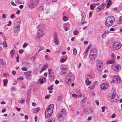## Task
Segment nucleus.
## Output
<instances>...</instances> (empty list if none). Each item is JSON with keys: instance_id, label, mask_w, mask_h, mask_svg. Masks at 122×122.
<instances>
[{"instance_id": "nucleus-1", "label": "nucleus", "mask_w": 122, "mask_h": 122, "mask_svg": "<svg viewBox=\"0 0 122 122\" xmlns=\"http://www.w3.org/2000/svg\"><path fill=\"white\" fill-rule=\"evenodd\" d=\"M54 107L53 104H51L46 108L45 111V118L46 120H48L51 116Z\"/></svg>"}, {"instance_id": "nucleus-2", "label": "nucleus", "mask_w": 122, "mask_h": 122, "mask_svg": "<svg viewBox=\"0 0 122 122\" xmlns=\"http://www.w3.org/2000/svg\"><path fill=\"white\" fill-rule=\"evenodd\" d=\"M115 21V19L113 16H108L105 21V25L107 26H110L113 24Z\"/></svg>"}, {"instance_id": "nucleus-3", "label": "nucleus", "mask_w": 122, "mask_h": 122, "mask_svg": "<svg viewBox=\"0 0 122 122\" xmlns=\"http://www.w3.org/2000/svg\"><path fill=\"white\" fill-rule=\"evenodd\" d=\"M75 76L71 73H70L67 75L65 79V80L67 82H72L74 80Z\"/></svg>"}, {"instance_id": "nucleus-4", "label": "nucleus", "mask_w": 122, "mask_h": 122, "mask_svg": "<svg viewBox=\"0 0 122 122\" xmlns=\"http://www.w3.org/2000/svg\"><path fill=\"white\" fill-rule=\"evenodd\" d=\"M122 46V44L120 43L115 42L113 43L112 47L114 50H117L120 48Z\"/></svg>"}, {"instance_id": "nucleus-5", "label": "nucleus", "mask_w": 122, "mask_h": 122, "mask_svg": "<svg viewBox=\"0 0 122 122\" xmlns=\"http://www.w3.org/2000/svg\"><path fill=\"white\" fill-rule=\"evenodd\" d=\"M112 68L115 71H119L120 70L121 67L120 65L118 64H115L112 66Z\"/></svg>"}, {"instance_id": "nucleus-6", "label": "nucleus", "mask_w": 122, "mask_h": 122, "mask_svg": "<svg viewBox=\"0 0 122 122\" xmlns=\"http://www.w3.org/2000/svg\"><path fill=\"white\" fill-rule=\"evenodd\" d=\"M45 25L43 24H39L37 27V30L38 31H40L41 33L43 30H45L46 29Z\"/></svg>"}, {"instance_id": "nucleus-7", "label": "nucleus", "mask_w": 122, "mask_h": 122, "mask_svg": "<svg viewBox=\"0 0 122 122\" xmlns=\"http://www.w3.org/2000/svg\"><path fill=\"white\" fill-rule=\"evenodd\" d=\"M20 24L17 22L15 23L14 26V30L15 33L17 34L20 30Z\"/></svg>"}, {"instance_id": "nucleus-8", "label": "nucleus", "mask_w": 122, "mask_h": 122, "mask_svg": "<svg viewBox=\"0 0 122 122\" xmlns=\"http://www.w3.org/2000/svg\"><path fill=\"white\" fill-rule=\"evenodd\" d=\"M109 86L108 84L107 83H103L100 85L101 88L103 90L107 89Z\"/></svg>"}, {"instance_id": "nucleus-9", "label": "nucleus", "mask_w": 122, "mask_h": 122, "mask_svg": "<svg viewBox=\"0 0 122 122\" xmlns=\"http://www.w3.org/2000/svg\"><path fill=\"white\" fill-rule=\"evenodd\" d=\"M31 73L32 74L31 72L30 71L26 72L24 73V75L26 76V78L28 80L30 79V77H29V76H32V74H31Z\"/></svg>"}, {"instance_id": "nucleus-10", "label": "nucleus", "mask_w": 122, "mask_h": 122, "mask_svg": "<svg viewBox=\"0 0 122 122\" xmlns=\"http://www.w3.org/2000/svg\"><path fill=\"white\" fill-rule=\"evenodd\" d=\"M96 65L97 69L99 70L101 68L102 66H103V63L102 61H100L97 63Z\"/></svg>"}, {"instance_id": "nucleus-11", "label": "nucleus", "mask_w": 122, "mask_h": 122, "mask_svg": "<svg viewBox=\"0 0 122 122\" xmlns=\"http://www.w3.org/2000/svg\"><path fill=\"white\" fill-rule=\"evenodd\" d=\"M54 42L57 45H58L59 44V40L57 38V36L56 34L55 33L54 35Z\"/></svg>"}, {"instance_id": "nucleus-12", "label": "nucleus", "mask_w": 122, "mask_h": 122, "mask_svg": "<svg viewBox=\"0 0 122 122\" xmlns=\"http://www.w3.org/2000/svg\"><path fill=\"white\" fill-rule=\"evenodd\" d=\"M118 99H119L117 95L113 94L111 98V101L112 102H116Z\"/></svg>"}, {"instance_id": "nucleus-13", "label": "nucleus", "mask_w": 122, "mask_h": 122, "mask_svg": "<svg viewBox=\"0 0 122 122\" xmlns=\"http://www.w3.org/2000/svg\"><path fill=\"white\" fill-rule=\"evenodd\" d=\"M28 7L30 9L34 8L35 6L33 1H30L28 4Z\"/></svg>"}, {"instance_id": "nucleus-14", "label": "nucleus", "mask_w": 122, "mask_h": 122, "mask_svg": "<svg viewBox=\"0 0 122 122\" xmlns=\"http://www.w3.org/2000/svg\"><path fill=\"white\" fill-rule=\"evenodd\" d=\"M104 7V5L102 4L101 5L99 6L96 9V11L97 12H99L103 10Z\"/></svg>"}, {"instance_id": "nucleus-15", "label": "nucleus", "mask_w": 122, "mask_h": 122, "mask_svg": "<svg viewBox=\"0 0 122 122\" xmlns=\"http://www.w3.org/2000/svg\"><path fill=\"white\" fill-rule=\"evenodd\" d=\"M97 56V54L93 52L92 54H90L89 57L90 59L91 60H92L94 59Z\"/></svg>"}, {"instance_id": "nucleus-16", "label": "nucleus", "mask_w": 122, "mask_h": 122, "mask_svg": "<svg viewBox=\"0 0 122 122\" xmlns=\"http://www.w3.org/2000/svg\"><path fill=\"white\" fill-rule=\"evenodd\" d=\"M48 71L49 72L50 76L54 79L55 78V77L52 70L51 69H50L48 70Z\"/></svg>"}, {"instance_id": "nucleus-17", "label": "nucleus", "mask_w": 122, "mask_h": 122, "mask_svg": "<svg viewBox=\"0 0 122 122\" xmlns=\"http://www.w3.org/2000/svg\"><path fill=\"white\" fill-rule=\"evenodd\" d=\"M6 66V64L4 61L3 59L0 60V67H4Z\"/></svg>"}, {"instance_id": "nucleus-18", "label": "nucleus", "mask_w": 122, "mask_h": 122, "mask_svg": "<svg viewBox=\"0 0 122 122\" xmlns=\"http://www.w3.org/2000/svg\"><path fill=\"white\" fill-rule=\"evenodd\" d=\"M66 111L65 109H61L60 112V115L62 116H64L66 114Z\"/></svg>"}, {"instance_id": "nucleus-19", "label": "nucleus", "mask_w": 122, "mask_h": 122, "mask_svg": "<svg viewBox=\"0 0 122 122\" xmlns=\"http://www.w3.org/2000/svg\"><path fill=\"white\" fill-rule=\"evenodd\" d=\"M48 67V65L46 64L44 65V66L42 67V69L40 71V73H41L44 71L46 70Z\"/></svg>"}, {"instance_id": "nucleus-20", "label": "nucleus", "mask_w": 122, "mask_h": 122, "mask_svg": "<svg viewBox=\"0 0 122 122\" xmlns=\"http://www.w3.org/2000/svg\"><path fill=\"white\" fill-rule=\"evenodd\" d=\"M116 63V62L114 60H109L108 61H107L106 62V64H107L108 65L109 64H114Z\"/></svg>"}, {"instance_id": "nucleus-21", "label": "nucleus", "mask_w": 122, "mask_h": 122, "mask_svg": "<svg viewBox=\"0 0 122 122\" xmlns=\"http://www.w3.org/2000/svg\"><path fill=\"white\" fill-rule=\"evenodd\" d=\"M42 35L40 33H38L36 35V38L37 40H40L42 37Z\"/></svg>"}, {"instance_id": "nucleus-22", "label": "nucleus", "mask_w": 122, "mask_h": 122, "mask_svg": "<svg viewBox=\"0 0 122 122\" xmlns=\"http://www.w3.org/2000/svg\"><path fill=\"white\" fill-rule=\"evenodd\" d=\"M108 32L107 31H105L102 35V37L103 38L105 37L108 34Z\"/></svg>"}, {"instance_id": "nucleus-23", "label": "nucleus", "mask_w": 122, "mask_h": 122, "mask_svg": "<svg viewBox=\"0 0 122 122\" xmlns=\"http://www.w3.org/2000/svg\"><path fill=\"white\" fill-rule=\"evenodd\" d=\"M48 120L49 121H47L46 122H55V119L53 118H49Z\"/></svg>"}, {"instance_id": "nucleus-24", "label": "nucleus", "mask_w": 122, "mask_h": 122, "mask_svg": "<svg viewBox=\"0 0 122 122\" xmlns=\"http://www.w3.org/2000/svg\"><path fill=\"white\" fill-rule=\"evenodd\" d=\"M63 116L61 115H59V120L62 121L64 120V118Z\"/></svg>"}, {"instance_id": "nucleus-25", "label": "nucleus", "mask_w": 122, "mask_h": 122, "mask_svg": "<svg viewBox=\"0 0 122 122\" xmlns=\"http://www.w3.org/2000/svg\"><path fill=\"white\" fill-rule=\"evenodd\" d=\"M15 52V50H12L10 52V54L12 58H13Z\"/></svg>"}, {"instance_id": "nucleus-26", "label": "nucleus", "mask_w": 122, "mask_h": 122, "mask_svg": "<svg viewBox=\"0 0 122 122\" xmlns=\"http://www.w3.org/2000/svg\"><path fill=\"white\" fill-rule=\"evenodd\" d=\"M91 82V81H89L88 79H87L85 81L86 83V84L87 86H88L90 85Z\"/></svg>"}, {"instance_id": "nucleus-27", "label": "nucleus", "mask_w": 122, "mask_h": 122, "mask_svg": "<svg viewBox=\"0 0 122 122\" xmlns=\"http://www.w3.org/2000/svg\"><path fill=\"white\" fill-rule=\"evenodd\" d=\"M33 2L35 6L38 5L39 2V0H35L33 1Z\"/></svg>"}, {"instance_id": "nucleus-28", "label": "nucleus", "mask_w": 122, "mask_h": 122, "mask_svg": "<svg viewBox=\"0 0 122 122\" xmlns=\"http://www.w3.org/2000/svg\"><path fill=\"white\" fill-rule=\"evenodd\" d=\"M111 57L112 59L113 60L115 61V60L116 59V56L114 53H112L111 55Z\"/></svg>"}, {"instance_id": "nucleus-29", "label": "nucleus", "mask_w": 122, "mask_h": 122, "mask_svg": "<svg viewBox=\"0 0 122 122\" xmlns=\"http://www.w3.org/2000/svg\"><path fill=\"white\" fill-rule=\"evenodd\" d=\"M81 18H85L86 15L85 12L83 11L81 12Z\"/></svg>"}, {"instance_id": "nucleus-30", "label": "nucleus", "mask_w": 122, "mask_h": 122, "mask_svg": "<svg viewBox=\"0 0 122 122\" xmlns=\"http://www.w3.org/2000/svg\"><path fill=\"white\" fill-rule=\"evenodd\" d=\"M118 23L119 24L122 23V16H121L119 17Z\"/></svg>"}, {"instance_id": "nucleus-31", "label": "nucleus", "mask_w": 122, "mask_h": 122, "mask_svg": "<svg viewBox=\"0 0 122 122\" xmlns=\"http://www.w3.org/2000/svg\"><path fill=\"white\" fill-rule=\"evenodd\" d=\"M85 18H81V23L82 24H86V21H85Z\"/></svg>"}, {"instance_id": "nucleus-32", "label": "nucleus", "mask_w": 122, "mask_h": 122, "mask_svg": "<svg viewBox=\"0 0 122 122\" xmlns=\"http://www.w3.org/2000/svg\"><path fill=\"white\" fill-rule=\"evenodd\" d=\"M66 68V66L65 65H62L61 66L60 68L61 70H64Z\"/></svg>"}, {"instance_id": "nucleus-33", "label": "nucleus", "mask_w": 122, "mask_h": 122, "mask_svg": "<svg viewBox=\"0 0 122 122\" xmlns=\"http://www.w3.org/2000/svg\"><path fill=\"white\" fill-rule=\"evenodd\" d=\"M40 108L39 107H38L35 108L34 110V112L36 113L38 112L40 110Z\"/></svg>"}, {"instance_id": "nucleus-34", "label": "nucleus", "mask_w": 122, "mask_h": 122, "mask_svg": "<svg viewBox=\"0 0 122 122\" xmlns=\"http://www.w3.org/2000/svg\"><path fill=\"white\" fill-rule=\"evenodd\" d=\"M38 81L39 83H40V84H42L43 83H44V82L43 81V80H42V79H39Z\"/></svg>"}, {"instance_id": "nucleus-35", "label": "nucleus", "mask_w": 122, "mask_h": 122, "mask_svg": "<svg viewBox=\"0 0 122 122\" xmlns=\"http://www.w3.org/2000/svg\"><path fill=\"white\" fill-rule=\"evenodd\" d=\"M18 2L20 4H23L24 3V0H18Z\"/></svg>"}, {"instance_id": "nucleus-36", "label": "nucleus", "mask_w": 122, "mask_h": 122, "mask_svg": "<svg viewBox=\"0 0 122 122\" xmlns=\"http://www.w3.org/2000/svg\"><path fill=\"white\" fill-rule=\"evenodd\" d=\"M73 54L74 55H76L77 54V50L75 48L73 49Z\"/></svg>"}, {"instance_id": "nucleus-37", "label": "nucleus", "mask_w": 122, "mask_h": 122, "mask_svg": "<svg viewBox=\"0 0 122 122\" xmlns=\"http://www.w3.org/2000/svg\"><path fill=\"white\" fill-rule=\"evenodd\" d=\"M38 9L39 10L42 11L44 9V7L42 6H40L39 7Z\"/></svg>"}, {"instance_id": "nucleus-38", "label": "nucleus", "mask_w": 122, "mask_h": 122, "mask_svg": "<svg viewBox=\"0 0 122 122\" xmlns=\"http://www.w3.org/2000/svg\"><path fill=\"white\" fill-rule=\"evenodd\" d=\"M4 85L5 86H6L7 83V80L6 79H4Z\"/></svg>"}, {"instance_id": "nucleus-39", "label": "nucleus", "mask_w": 122, "mask_h": 122, "mask_svg": "<svg viewBox=\"0 0 122 122\" xmlns=\"http://www.w3.org/2000/svg\"><path fill=\"white\" fill-rule=\"evenodd\" d=\"M94 87H95L94 86L92 85L89 86L88 88L90 89H93L94 88Z\"/></svg>"}, {"instance_id": "nucleus-40", "label": "nucleus", "mask_w": 122, "mask_h": 122, "mask_svg": "<svg viewBox=\"0 0 122 122\" xmlns=\"http://www.w3.org/2000/svg\"><path fill=\"white\" fill-rule=\"evenodd\" d=\"M78 33V31L77 30H76L74 31L73 32V34H74L75 35H77Z\"/></svg>"}, {"instance_id": "nucleus-41", "label": "nucleus", "mask_w": 122, "mask_h": 122, "mask_svg": "<svg viewBox=\"0 0 122 122\" xmlns=\"http://www.w3.org/2000/svg\"><path fill=\"white\" fill-rule=\"evenodd\" d=\"M90 8L91 10H93L94 9V5L93 4H91L90 6Z\"/></svg>"}, {"instance_id": "nucleus-42", "label": "nucleus", "mask_w": 122, "mask_h": 122, "mask_svg": "<svg viewBox=\"0 0 122 122\" xmlns=\"http://www.w3.org/2000/svg\"><path fill=\"white\" fill-rule=\"evenodd\" d=\"M67 19L68 18L66 16H64L63 17V19L64 21H66L67 20Z\"/></svg>"}, {"instance_id": "nucleus-43", "label": "nucleus", "mask_w": 122, "mask_h": 122, "mask_svg": "<svg viewBox=\"0 0 122 122\" xmlns=\"http://www.w3.org/2000/svg\"><path fill=\"white\" fill-rule=\"evenodd\" d=\"M88 51H87V50H86L85 51L84 53V56H86L87 55V53L88 52Z\"/></svg>"}, {"instance_id": "nucleus-44", "label": "nucleus", "mask_w": 122, "mask_h": 122, "mask_svg": "<svg viewBox=\"0 0 122 122\" xmlns=\"http://www.w3.org/2000/svg\"><path fill=\"white\" fill-rule=\"evenodd\" d=\"M27 45L28 44L26 43H25L24 44L22 47L23 48H25Z\"/></svg>"}, {"instance_id": "nucleus-45", "label": "nucleus", "mask_w": 122, "mask_h": 122, "mask_svg": "<svg viewBox=\"0 0 122 122\" xmlns=\"http://www.w3.org/2000/svg\"><path fill=\"white\" fill-rule=\"evenodd\" d=\"M72 96L75 98H76L77 97V96L76 94H72Z\"/></svg>"}, {"instance_id": "nucleus-46", "label": "nucleus", "mask_w": 122, "mask_h": 122, "mask_svg": "<svg viewBox=\"0 0 122 122\" xmlns=\"http://www.w3.org/2000/svg\"><path fill=\"white\" fill-rule=\"evenodd\" d=\"M45 58L46 60H50V58H49L47 55H46L45 56Z\"/></svg>"}, {"instance_id": "nucleus-47", "label": "nucleus", "mask_w": 122, "mask_h": 122, "mask_svg": "<svg viewBox=\"0 0 122 122\" xmlns=\"http://www.w3.org/2000/svg\"><path fill=\"white\" fill-rule=\"evenodd\" d=\"M21 69L23 71H26L27 70V68L25 67H22Z\"/></svg>"}, {"instance_id": "nucleus-48", "label": "nucleus", "mask_w": 122, "mask_h": 122, "mask_svg": "<svg viewBox=\"0 0 122 122\" xmlns=\"http://www.w3.org/2000/svg\"><path fill=\"white\" fill-rule=\"evenodd\" d=\"M66 59H64L62 58L61 60V62L63 63L66 61Z\"/></svg>"}, {"instance_id": "nucleus-49", "label": "nucleus", "mask_w": 122, "mask_h": 122, "mask_svg": "<svg viewBox=\"0 0 122 122\" xmlns=\"http://www.w3.org/2000/svg\"><path fill=\"white\" fill-rule=\"evenodd\" d=\"M44 49V48L42 46H41L40 47V49L39 50V51H40Z\"/></svg>"}, {"instance_id": "nucleus-50", "label": "nucleus", "mask_w": 122, "mask_h": 122, "mask_svg": "<svg viewBox=\"0 0 122 122\" xmlns=\"http://www.w3.org/2000/svg\"><path fill=\"white\" fill-rule=\"evenodd\" d=\"M3 44L5 47H7V44L6 42L4 41Z\"/></svg>"}, {"instance_id": "nucleus-51", "label": "nucleus", "mask_w": 122, "mask_h": 122, "mask_svg": "<svg viewBox=\"0 0 122 122\" xmlns=\"http://www.w3.org/2000/svg\"><path fill=\"white\" fill-rule=\"evenodd\" d=\"M24 52V50H23L22 49L19 50V53L20 54H22Z\"/></svg>"}, {"instance_id": "nucleus-52", "label": "nucleus", "mask_w": 122, "mask_h": 122, "mask_svg": "<svg viewBox=\"0 0 122 122\" xmlns=\"http://www.w3.org/2000/svg\"><path fill=\"white\" fill-rule=\"evenodd\" d=\"M9 23L7 24V25L8 26H10L11 24V21L10 20L9 21Z\"/></svg>"}, {"instance_id": "nucleus-53", "label": "nucleus", "mask_w": 122, "mask_h": 122, "mask_svg": "<svg viewBox=\"0 0 122 122\" xmlns=\"http://www.w3.org/2000/svg\"><path fill=\"white\" fill-rule=\"evenodd\" d=\"M112 2V1L111 0H108V3L107 4H108L110 5V4Z\"/></svg>"}, {"instance_id": "nucleus-54", "label": "nucleus", "mask_w": 122, "mask_h": 122, "mask_svg": "<svg viewBox=\"0 0 122 122\" xmlns=\"http://www.w3.org/2000/svg\"><path fill=\"white\" fill-rule=\"evenodd\" d=\"M11 5L13 6H16V4H15L13 1L11 2Z\"/></svg>"}, {"instance_id": "nucleus-55", "label": "nucleus", "mask_w": 122, "mask_h": 122, "mask_svg": "<svg viewBox=\"0 0 122 122\" xmlns=\"http://www.w3.org/2000/svg\"><path fill=\"white\" fill-rule=\"evenodd\" d=\"M101 108L102 109V112H104L105 111L104 109L105 108V107H102Z\"/></svg>"}, {"instance_id": "nucleus-56", "label": "nucleus", "mask_w": 122, "mask_h": 122, "mask_svg": "<svg viewBox=\"0 0 122 122\" xmlns=\"http://www.w3.org/2000/svg\"><path fill=\"white\" fill-rule=\"evenodd\" d=\"M92 11H90L89 13V17H91V15H92Z\"/></svg>"}, {"instance_id": "nucleus-57", "label": "nucleus", "mask_w": 122, "mask_h": 122, "mask_svg": "<svg viewBox=\"0 0 122 122\" xmlns=\"http://www.w3.org/2000/svg\"><path fill=\"white\" fill-rule=\"evenodd\" d=\"M10 17L11 18L13 19L15 17V15L14 14H12L11 15Z\"/></svg>"}, {"instance_id": "nucleus-58", "label": "nucleus", "mask_w": 122, "mask_h": 122, "mask_svg": "<svg viewBox=\"0 0 122 122\" xmlns=\"http://www.w3.org/2000/svg\"><path fill=\"white\" fill-rule=\"evenodd\" d=\"M97 83V81H94L93 82L92 85L94 87L95 86V84Z\"/></svg>"}, {"instance_id": "nucleus-59", "label": "nucleus", "mask_w": 122, "mask_h": 122, "mask_svg": "<svg viewBox=\"0 0 122 122\" xmlns=\"http://www.w3.org/2000/svg\"><path fill=\"white\" fill-rule=\"evenodd\" d=\"M19 56L18 55L16 57V61L17 62H18L19 61Z\"/></svg>"}, {"instance_id": "nucleus-60", "label": "nucleus", "mask_w": 122, "mask_h": 122, "mask_svg": "<svg viewBox=\"0 0 122 122\" xmlns=\"http://www.w3.org/2000/svg\"><path fill=\"white\" fill-rule=\"evenodd\" d=\"M116 116V115L115 114H113L112 115V118H114Z\"/></svg>"}, {"instance_id": "nucleus-61", "label": "nucleus", "mask_w": 122, "mask_h": 122, "mask_svg": "<svg viewBox=\"0 0 122 122\" xmlns=\"http://www.w3.org/2000/svg\"><path fill=\"white\" fill-rule=\"evenodd\" d=\"M50 95H47L45 97V98L46 99H49L50 97Z\"/></svg>"}, {"instance_id": "nucleus-62", "label": "nucleus", "mask_w": 122, "mask_h": 122, "mask_svg": "<svg viewBox=\"0 0 122 122\" xmlns=\"http://www.w3.org/2000/svg\"><path fill=\"white\" fill-rule=\"evenodd\" d=\"M48 89L49 91H51L52 89V86H49L48 87Z\"/></svg>"}, {"instance_id": "nucleus-63", "label": "nucleus", "mask_w": 122, "mask_h": 122, "mask_svg": "<svg viewBox=\"0 0 122 122\" xmlns=\"http://www.w3.org/2000/svg\"><path fill=\"white\" fill-rule=\"evenodd\" d=\"M2 17L3 18L5 19L6 18V16L5 14H3L2 15Z\"/></svg>"}, {"instance_id": "nucleus-64", "label": "nucleus", "mask_w": 122, "mask_h": 122, "mask_svg": "<svg viewBox=\"0 0 122 122\" xmlns=\"http://www.w3.org/2000/svg\"><path fill=\"white\" fill-rule=\"evenodd\" d=\"M15 108L16 109V110L18 112L20 111V109L19 108H18L17 107H16Z\"/></svg>"}]
</instances>
